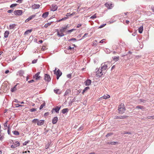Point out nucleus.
Here are the masks:
<instances>
[{"label":"nucleus","instance_id":"nucleus-1","mask_svg":"<svg viewBox=\"0 0 154 154\" xmlns=\"http://www.w3.org/2000/svg\"><path fill=\"white\" fill-rule=\"evenodd\" d=\"M110 63L109 62H106L104 63H103L101 64V69H102V70L104 71H105L107 69H108L107 67L108 66H109Z\"/></svg>","mask_w":154,"mask_h":154},{"label":"nucleus","instance_id":"nucleus-2","mask_svg":"<svg viewBox=\"0 0 154 154\" xmlns=\"http://www.w3.org/2000/svg\"><path fill=\"white\" fill-rule=\"evenodd\" d=\"M104 72L102 70V69L99 68L96 72L97 77H101L103 74Z\"/></svg>","mask_w":154,"mask_h":154},{"label":"nucleus","instance_id":"nucleus-3","mask_svg":"<svg viewBox=\"0 0 154 154\" xmlns=\"http://www.w3.org/2000/svg\"><path fill=\"white\" fill-rule=\"evenodd\" d=\"M23 13V11L21 10H17L15 11L14 12V15H21Z\"/></svg>","mask_w":154,"mask_h":154},{"label":"nucleus","instance_id":"nucleus-4","mask_svg":"<svg viewBox=\"0 0 154 154\" xmlns=\"http://www.w3.org/2000/svg\"><path fill=\"white\" fill-rule=\"evenodd\" d=\"M128 117L127 116H119L116 115L114 117V119H123L127 118Z\"/></svg>","mask_w":154,"mask_h":154},{"label":"nucleus","instance_id":"nucleus-5","mask_svg":"<svg viewBox=\"0 0 154 154\" xmlns=\"http://www.w3.org/2000/svg\"><path fill=\"white\" fill-rule=\"evenodd\" d=\"M45 80L48 82H49L51 80V78L50 76L47 74H46L45 75Z\"/></svg>","mask_w":154,"mask_h":154},{"label":"nucleus","instance_id":"nucleus-6","mask_svg":"<svg viewBox=\"0 0 154 154\" xmlns=\"http://www.w3.org/2000/svg\"><path fill=\"white\" fill-rule=\"evenodd\" d=\"M61 106H57L55 108H54L52 109L51 111L52 112H53V111L54 110L55 112L57 113L59 112V111L60 109Z\"/></svg>","mask_w":154,"mask_h":154},{"label":"nucleus","instance_id":"nucleus-7","mask_svg":"<svg viewBox=\"0 0 154 154\" xmlns=\"http://www.w3.org/2000/svg\"><path fill=\"white\" fill-rule=\"evenodd\" d=\"M57 6L55 5H52L51 8V11H54L57 9Z\"/></svg>","mask_w":154,"mask_h":154},{"label":"nucleus","instance_id":"nucleus-8","mask_svg":"<svg viewBox=\"0 0 154 154\" xmlns=\"http://www.w3.org/2000/svg\"><path fill=\"white\" fill-rule=\"evenodd\" d=\"M20 145V143L19 142L17 141H16L15 143H14V145H12L11 146V147L12 148H14L18 146H19Z\"/></svg>","mask_w":154,"mask_h":154},{"label":"nucleus","instance_id":"nucleus-9","mask_svg":"<svg viewBox=\"0 0 154 154\" xmlns=\"http://www.w3.org/2000/svg\"><path fill=\"white\" fill-rule=\"evenodd\" d=\"M40 73V72H38L37 73H36L35 75H34L33 76V78L35 79L36 80H38L40 78V76L39 75Z\"/></svg>","mask_w":154,"mask_h":154},{"label":"nucleus","instance_id":"nucleus-10","mask_svg":"<svg viewBox=\"0 0 154 154\" xmlns=\"http://www.w3.org/2000/svg\"><path fill=\"white\" fill-rule=\"evenodd\" d=\"M36 16V14L32 15L29 17L25 21V23H27L29 20H31L32 18L35 17Z\"/></svg>","mask_w":154,"mask_h":154},{"label":"nucleus","instance_id":"nucleus-11","mask_svg":"<svg viewBox=\"0 0 154 154\" xmlns=\"http://www.w3.org/2000/svg\"><path fill=\"white\" fill-rule=\"evenodd\" d=\"M91 80L90 79H87L84 82V84L86 86L89 85L91 83Z\"/></svg>","mask_w":154,"mask_h":154},{"label":"nucleus","instance_id":"nucleus-12","mask_svg":"<svg viewBox=\"0 0 154 154\" xmlns=\"http://www.w3.org/2000/svg\"><path fill=\"white\" fill-rule=\"evenodd\" d=\"M105 5L106 7L109 9H111L112 8V6H111L112 5L111 3H106L105 4Z\"/></svg>","mask_w":154,"mask_h":154},{"label":"nucleus","instance_id":"nucleus-13","mask_svg":"<svg viewBox=\"0 0 154 154\" xmlns=\"http://www.w3.org/2000/svg\"><path fill=\"white\" fill-rule=\"evenodd\" d=\"M58 121V117L57 116L54 117L52 121V123L54 124L56 123Z\"/></svg>","mask_w":154,"mask_h":154},{"label":"nucleus","instance_id":"nucleus-14","mask_svg":"<svg viewBox=\"0 0 154 154\" xmlns=\"http://www.w3.org/2000/svg\"><path fill=\"white\" fill-rule=\"evenodd\" d=\"M32 7L33 9H37L40 7V5L38 4H34L32 5Z\"/></svg>","mask_w":154,"mask_h":154},{"label":"nucleus","instance_id":"nucleus-15","mask_svg":"<svg viewBox=\"0 0 154 154\" xmlns=\"http://www.w3.org/2000/svg\"><path fill=\"white\" fill-rule=\"evenodd\" d=\"M68 27V25H67L66 26L63 27H62L61 29L60 30V32H64L66 29Z\"/></svg>","mask_w":154,"mask_h":154},{"label":"nucleus","instance_id":"nucleus-16","mask_svg":"<svg viewBox=\"0 0 154 154\" xmlns=\"http://www.w3.org/2000/svg\"><path fill=\"white\" fill-rule=\"evenodd\" d=\"M118 110L119 111V114H122L125 112L126 109L125 108H123L121 109H118Z\"/></svg>","mask_w":154,"mask_h":154},{"label":"nucleus","instance_id":"nucleus-17","mask_svg":"<svg viewBox=\"0 0 154 154\" xmlns=\"http://www.w3.org/2000/svg\"><path fill=\"white\" fill-rule=\"evenodd\" d=\"M57 35L59 37H61L64 36L65 35L63 33V32H61L60 33L58 31L57 29Z\"/></svg>","mask_w":154,"mask_h":154},{"label":"nucleus","instance_id":"nucleus-18","mask_svg":"<svg viewBox=\"0 0 154 154\" xmlns=\"http://www.w3.org/2000/svg\"><path fill=\"white\" fill-rule=\"evenodd\" d=\"M44 120H40L38 121L37 124L39 126L42 125L44 123Z\"/></svg>","mask_w":154,"mask_h":154},{"label":"nucleus","instance_id":"nucleus-19","mask_svg":"<svg viewBox=\"0 0 154 154\" xmlns=\"http://www.w3.org/2000/svg\"><path fill=\"white\" fill-rule=\"evenodd\" d=\"M48 14L49 12L48 11L46 12L43 13V14L42 15V17L44 18H45L48 16Z\"/></svg>","mask_w":154,"mask_h":154},{"label":"nucleus","instance_id":"nucleus-20","mask_svg":"<svg viewBox=\"0 0 154 154\" xmlns=\"http://www.w3.org/2000/svg\"><path fill=\"white\" fill-rule=\"evenodd\" d=\"M55 75H56L61 76L62 75V72L59 69H58Z\"/></svg>","mask_w":154,"mask_h":154},{"label":"nucleus","instance_id":"nucleus-21","mask_svg":"<svg viewBox=\"0 0 154 154\" xmlns=\"http://www.w3.org/2000/svg\"><path fill=\"white\" fill-rule=\"evenodd\" d=\"M9 34V31H6L4 33V37L5 38H7Z\"/></svg>","mask_w":154,"mask_h":154},{"label":"nucleus","instance_id":"nucleus-22","mask_svg":"<svg viewBox=\"0 0 154 154\" xmlns=\"http://www.w3.org/2000/svg\"><path fill=\"white\" fill-rule=\"evenodd\" d=\"M125 108L124 104L123 103H121L119 106L118 110L121 109L122 108Z\"/></svg>","mask_w":154,"mask_h":154},{"label":"nucleus","instance_id":"nucleus-23","mask_svg":"<svg viewBox=\"0 0 154 154\" xmlns=\"http://www.w3.org/2000/svg\"><path fill=\"white\" fill-rule=\"evenodd\" d=\"M125 108L124 104L123 103H121L119 106L118 110L121 109L122 108Z\"/></svg>","mask_w":154,"mask_h":154},{"label":"nucleus","instance_id":"nucleus-24","mask_svg":"<svg viewBox=\"0 0 154 154\" xmlns=\"http://www.w3.org/2000/svg\"><path fill=\"white\" fill-rule=\"evenodd\" d=\"M143 29V26H140L138 28V32L139 33H142Z\"/></svg>","mask_w":154,"mask_h":154},{"label":"nucleus","instance_id":"nucleus-25","mask_svg":"<svg viewBox=\"0 0 154 154\" xmlns=\"http://www.w3.org/2000/svg\"><path fill=\"white\" fill-rule=\"evenodd\" d=\"M18 84H17L15 85L12 88H11V91L12 92H14L15 90H17L16 88V87L17 86V85Z\"/></svg>","mask_w":154,"mask_h":154},{"label":"nucleus","instance_id":"nucleus-26","mask_svg":"<svg viewBox=\"0 0 154 154\" xmlns=\"http://www.w3.org/2000/svg\"><path fill=\"white\" fill-rule=\"evenodd\" d=\"M136 108L140 109H142V110L143 111L145 109V108L143 107V106L140 105H138L136 107Z\"/></svg>","mask_w":154,"mask_h":154},{"label":"nucleus","instance_id":"nucleus-27","mask_svg":"<svg viewBox=\"0 0 154 154\" xmlns=\"http://www.w3.org/2000/svg\"><path fill=\"white\" fill-rule=\"evenodd\" d=\"M16 25L15 24H11L9 26V28L10 29H14Z\"/></svg>","mask_w":154,"mask_h":154},{"label":"nucleus","instance_id":"nucleus-28","mask_svg":"<svg viewBox=\"0 0 154 154\" xmlns=\"http://www.w3.org/2000/svg\"><path fill=\"white\" fill-rule=\"evenodd\" d=\"M69 110L68 108H65L63 109L62 110V112L63 114H65L68 112Z\"/></svg>","mask_w":154,"mask_h":154},{"label":"nucleus","instance_id":"nucleus-29","mask_svg":"<svg viewBox=\"0 0 154 154\" xmlns=\"http://www.w3.org/2000/svg\"><path fill=\"white\" fill-rule=\"evenodd\" d=\"M32 31V29H28L25 32L24 34L26 35L30 33Z\"/></svg>","mask_w":154,"mask_h":154},{"label":"nucleus","instance_id":"nucleus-30","mask_svg":"<svg viewBox=\"0 0 154 154\" xmlns=\"http://www.w3.org/2000/svg\"><path fill=\"white\" fill-rule=\"evenodd\" d=\"M12 133L16 135H18L19 134V132L17 131H12Z\"/></svg>","mask_w":154,"mask_h":154},{"label":"nucleus","instance_id":"nucleus-31","mask_svg":"<svg viewBox=\"0 0 154 154\" xmlns=\"http://www.w3.org/2000/svg\"><path fill=\"white\" fill-rule=\"evenodd\" d=\"M59 89H54V92L57 94H60V92H59Z\"/></svg>","mask_w":154,"mask_h":154},{"label":"nucleus","instance_id":"nucleus-32","mask_svg":"<svg viewBox=\"0 0 154 154\" xmlns=\"http://www.w3.org/2000/svg\"><path fill=\"white\" fill-rule=\"evenodd\" d=\"M24 73V72L22 70H20L18 72V73L19 75L20 76H22L23 75V74Z\"/></svg>","mask_w":154,"mask_h":154},{"label":"nucleus","instance_id":"nucleus-33","mask_svg":"<svg viewBox=\"0 0 154 154\" xmlns=\"http://www.w3.org/2000/svg\"><path fill=\"white\" fill-rule=\"evenodd\" d=\"M70 92H71V91L70 90H67L65 92L64 94V96L67 95L69 94L70 93Z\"/></svg>","mask_w":154,"mask_h":154},{"label":"nucleus","instance_id":"nucleus-34","mask_svg":"<svg viewBox=\"0 0 154 154\" xmlns=\"http://www.w3.org/2000/svg\"><path fill=\"white\" fill-rule=\"evenodd\" d=\"M53 22V21H51L50 23H48L45 24L44 26V27L45 28L48 27V26L51 25V23Z\"/></svg>","mask_w":154,"mask_h":154},{"label":"nucleus","instance_id":"nucleus-35","mask_svg":"<svg viewBox=\"0 0 154 154\" xmlns=\"http://www.w3.org/2000/svg\"><path fill=\"white\" fill-rule=\"evenodd\" d=\"M104 51L106 54H109L111 52L109 49L107 48L104 49Z\"/></svg>","mask_w":154,"mask_h":154},{"label":"nucleus","instance_id":"nucleus-36","mask_svg":"<svg viewBox=\"0 0 154 154\" xmlns=\"http://www.w3.org/2000/svg\"><path fill=\"white\" fill-rule=\"evenodd\" d=\"M90 88L89 87H85L84 89L82 91V94H84V93L87 90L89 89Z\"/></svg>","mask_w":154,"mask_h":154},{"label":"nucleus","instance_id":"nucleus-37","mask_svg":"<svg viewBox=\"0 0 154 154\" xmlns=\"http://www.w3.org/2000/svg\"><path fill=\"white\" fill-rule=\"evenodd\" d=\"M45 103H42V104L40 106V108H39V109L41 110L42 109L43 107L45 106Z\"/></svg>","mask_w":154,"mask_h":154},{"label":"nucleus","instance_id":"nucleus-38","mask_svg":"<svg viewBox=\"0 0 154 154\" xmlns=\"http://www.w3.org/2000/svg\"><path fill=\"white\" fill-rule=\"evenodd\" d=\"M118 142L116 141H111V145H116L117 144H118Z\"/></svg>","mask_w":154,"mask_h":154},{"label":"nucleus","instance_id":"nucleus-39","mask_svg":"<svg viewBox=\"0 0 154 154\" xmlns=\"http://www.w3.org/2000/svg\"><path fill=\"white\" fill-rule=\"evenodd\" d=\"M10 125H9L8 126V131H7V132H8V134L9 135H11V134H10Z\"/></svg>","mask_w":154,"mask_h":154},{"label":"nucleus","instance_id":"nucleus-40","mask_svg":"<svg viewBox=\"0 0 154 154\" xmlns=\"http://www.w3.org/2000/svg\"><path fill=\"white\" fill-rule=\"evenodd\" d=\"M119 56L114 57H113V60L116 61H118V60H119Z\"/></svg>","mask_w":154,"mask_h":154},{"label":"nucleus","instance_id":"nucleus-41","mask_svg":"<svg viewBox=\"0 0 154 154\" xmlns=\"http://www.w3.org/2000/svg\"><path fill=\"white\" fill-rule=\"evenodd\" d=\"M51 144V142H48V143L45 146V148L46 149H48L49 147V146Z\"/></svg>","mask_w":154,"mask_h":154},{"label":"nucleus","instance_id":"nucleus-42","mask_svg":"<svg viewBox=\"0 0 154 154\" xmlns=\"http://www.w3.org/2000/svg\"><path fill=\"white\" fill-rule=\"evenodd\" d=\"M110 97V96L108 94H106V95H104L103 96V97L104 99H106L109 98Z\"/></svg>","mask_w":154,"mask_h":154},{"label":"nucleus","instance_id":"nucleus-43","mask_svg":"<svg viewBox=\"0 0 154 154\" xmlns=\"http://www.w3.org/2000/svg\"><path fill=\"white\" fill-rule=\"evenodd\" d=\"M4 138V134L2 135V134H0V140L2 141Z\"/></svg>","mask_w":154,"mask_h":154},{"label":"nucleus","instance_id":"nucleus-44","mask_svg":"<svg viewBox=\"0 0 154 154\" xmlns=\"http://www.w3.org/2000/svg\"><path fill=\"white\" fill-rule=\"evenodd\" d=\"M17 5V4H13L11 5L10 7L11 8H13L14 7L16 6Z\"/></svg>","mask_w":154,"mask_h":154},{"label":"nucleus","instance_id":"nucleus-45","mask_svg":"<svg viewBox=\"0 0 154 154\" xmlns=\"http://www.w3.org/2000/svg\"><path fill=\"white\" fill-rule=\"evenodd\" d=\"M113 134L112 133H108L106 135V137H108L109 136H111L112 135H113Z\"/></svg>","mask_w":154,"mask_h":154},{"label":"nucleus","instance_id":"nucleus-46","mask_svg":"<svg viewBox=\"0 0 154 154\" xmlns=\"http://www.w3.org/2000/svg\"><path fill=\"white\" fill-rule=\"evenodd\" d=\"M118 46L116 45H114L112 46V48L113 50H116L118 48Z\"/></svg>","mask_w":154,"mask_h":154},{"label":"nucleus","instance_id":"nucleus-47","mask_svg":"<svg viewBox=\"0 0 154 154\" xmlns=\"http://www.w3.org/2000/svg\"><path fill=\"white\" fill-rule=\"evenodd\" d=\"M123 46H124V48H125V45L124 43L123 42L122 43H121V44H120V48L121 49H122V47H123Z\"/></svg>","mask_w":154,"mask_h":154},{"label":"nucleus","instance_id":"nucleus-48","mask_svg":"<svg viewBox=\"0 0 154 154\" xmlns=\"http://www.w3.org/2000/svg\"><path fill=\"white\" fill-rule=\"evenodd\" d=\"M30 142V140H27L25 141L23 143V145H26L27 143H29Z\"/></svg>","mask_w":154,"mask_h":154},{"label":"nucleus","instance_id":"nucleus-49","mask_svg":"<svg viewBox=\"0 0 154 154\" xmlns=\"http://www.w3.org/2000/svg\"><path fill=\"white\" fill-rule=\"evenodd\" d=\"M15 106H16V107L17 108L20 106H23L21 105H20L18 104H15Z\"/></svg>","mask_w":154,"mask_h":154},{"label":"nucleus","instance_id":"nucleus-50","mask_svg":"<svg viewBox=\"0 0 154 154\" xmlns=\"http://www.w3.org/2000/svg\"><path fill=\"white\" fill-rule=\"evenodd\" d=\"M38 120L37 119H34L33 120L32 122L34 123H36L37 122H38Z\"/></svg>","mask_w":154,"mask_h":154},{"label":"nucleus","instance_id":"nucleus-51","mask_svg":"<svg viewBox=\"0 0 154 154\" xmlns=\"http://www.w3.org/2000/svg\"><path fill=\"white\" fill-rule=\"evenodd\" d=\"M146 118L148 119H150V118H152V119H154V116H148Z\"/></svg>","mask_w":154,"mask_h":154},{"label":"nucleus","instance_id":"nucleus-52","mask_svg":"<svg viewBox=\"0 0 154 154\" xmlns=\"http://www.w3.org/2000/svg\"><path fill=\"white\" fill-rule=\"evenodd\" d=\"M96 14H94L93 15L91 16V17L90 18L93 19L96 18Z\"/></svg>","mask_w":154,"mask_h":154},{"label":"nucleus","instance_id":"nucleus-53","mask_svg":"<svg viewBox=\"0 0 154 154\" xmlns=\"http://www.w3.org/2000/svg\"><path fill=\"white\" fill-rule=\"evenodd\" d=\"M88 34V33H86L85 34L84 36H82V38L81 39H80V40L84 39L86 36Z\"/></svg>","mask_w":154,"mask_h":154},{"label":"nucleus","instance_id":"nucleus-54","mask_svg":"<svg viewBox=\"0 0 154 154\" xmlns=\"http://www.w3.org/2000/svg\"><path fill=\"white\" fill-rule=\"evenodd\" d=\"M69 50H68V48L66 50H64V52L66 54H69L70 53V52L69 51Z\"/></svg>","mask_w":154,"mask_h":154},{"label":"nucleus","instance_id":"nucleus-55","mask_svg":"<svg viewBox=\"0 0 154 154\" xmlns=\"http://www.w3.org/2000/svg\"><path fill=\"white\" fill-rule=\"evenodd\" d=\"M36 110V109H35V108H32V109H29V111H30V112H34L35 110Z\"/></svg>","mask_w":154,"mask_h":154},{"label":"nucleus","instance_id":"nucleus-56","mask_svg":"<svg viewBox=\"0 0 154 154\" xmlns=\"http://www.w3.org/2000/svg\"><path fill=\"white\" fill-rule=\"evenodd\" d=\"M106 25V23L103 24L100 26H99V28H101L102 27H104V26H105Z\"/></svg>","mask_w":154,"mask_h":154},{"label":"nucleus","instance_id":"nucleus-57","mask_svg":"<svg viewBox=\"0 0 154 154\" xmlns=\"http://www.w3.org/2000/svg\"><path fill=\"white\" fill-rule=\"evenodd\" d=\"M75 30V29H72L68 30L67 31V32L68 33H70L71 32H72L73 31V30Z\"/></svg>","mask_w":154,"mask_h":154},{"label":"nucleus","instance_id":"nucleus-58","mask_svg":"<svg viewBox=\"0 0 154 154\" xmlns=\"http://www.w3.org/2000/svg\"><path fill=\"white\" fill-rule=\"evenodd\" d=\"M37 59H34L32 61V63H35L37 62Z\"/></svg>","mask_w":154,"mask_h":154},{"label":"nucleus","instance_id":"nucleus-59","mask_svg":"<svg viewBox=\"0 0 154 154\" xmlns=\"http://www.w3.org/2000/svg\"><path fill=\"white\" fill-rule=\"evenodd\" d=\"M83 126H81L78 129V131H81L83 129Z\"/></svg>","mask_w":154,"mask_h":154},{"label":"nucleus","instance_id":"nucleus-60","mask_svg":"<svg viewBox=\"0 0 154 154\" xmlns=\"http://www.w3.org/2000/svg\"><path fill=\"white\" fill-rule=\"evenodd\" d=\"M123 134H131V133L129 132H128L124 131V132Z\"/></svg>","mask_w":154,"mask_h":154},{"label":"nucleus","instance_id":"nucleus-61","mask_svg":"<svg viewBox=\"0 0 154 154\" xmlns=\"http://www.w3.org/2000/svg\"><path fill=\"white\" fill-rule=\"evenodd\" d=\"M76 39L75 38H71L69 40V41H76Z\"/></svg>","mask_w":154,"mask_h":154},{"label":"nucleus","instance_id":"nucleus-62","mask_svg":"<svg viewBox=\"0 0 154 154\" xmlns=\"http://www.w3.org/2000/svg\"><path fill=\"white\" fill-rule=\"evenodd\" d=\"M7 122L8 121H7L6 122L4 123V125L5 127H8L7 126Z\"/></svg>","mask_w":154,"mask_h":154},{"label":"nucleus","instance_id":"nucleus-63","mask_svg":"<svg viewBox=\"0 0 154 154\" xmlns=\"http://www.w3.org/2000/svg\"><path fill=\"white\" fill-rule=\"evenodd\" d=\"M13 11V10H10L7 11L8 13H10L12 12Z\"/></svg>","mask_w":154,"mask_h":154},{"label":"nucleus","instance_id":"nucleus-64","mask_svg":"<svg viewBox=\"0 0 154 154\" xmlns=\"http://www.w3.org/2000/svg\"><path fill=\"white\" fill-rule=\"evenodd\" d=\"M71 74H69L67 75V77L68 78H70L71 77Z\"/></svg>","mask_w":154,"mask_h":154}]
</instances>
